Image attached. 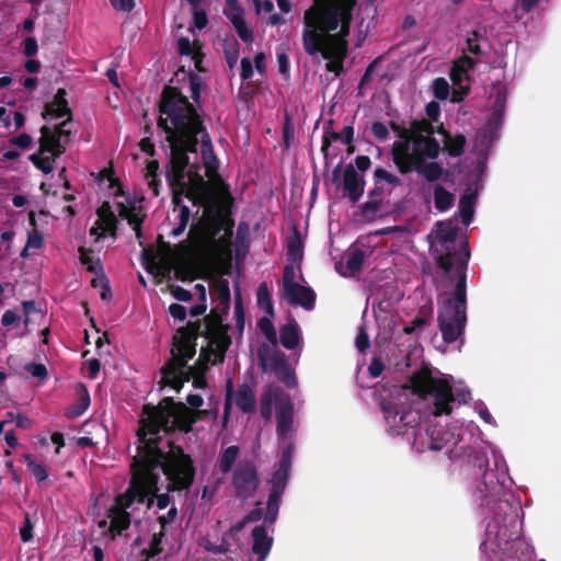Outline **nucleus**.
<instances>
[{
	"label": "nucleus",
	"mask_w": 561,
	"mask_h": 561,
	"mask_svg": "<svg viewBox=\"0 0 561 561\" xmlns=\"http://www.w3.org/2000/svg\"><path fill=\"white\" fill-rule=\"evenodd\" d=\"M158 125L170 151L167 179L175 193L185 194L202 209L190 231L187 247L161 245L157 253L144 250V265L159 282L183 279L181 264L188 254L221 271L232 260L233 224L226 214L228 187L217 174L218 160L208 134L193 105L175 88L165 87Z\"/></svg>",
	"instance_id": "f257e3e1"
},
{
	"label": "nucleus",
	"mask_w": 561,
	"mask_h": 561,
	"mask_svg": "<svg viewBox=\"0 0 561 561\" xmlns=\"http://www.w3.org/2000/svg\"><path fill=\"white\" fill-rule=\"evenodd\" d=\"M471 392L462 380L423 366L409 387H393L380 407L388 435L405 440L416 451L444 450L450 460L482 469L488 465L485 444L473 421L456 420L447 428L435 423L455 403L465 404Z\"/></svg>",
	"instance_id": "f03ea898"
},
{
	"label": "nucleus",
	"mask_w": 561,
	"mask_h": 561,
	"mask_svg": "<svg viewBox=\"0 0 561 561\" xmlns=\"http://www.w3.org/2000/svg\"><path fill=\"white\" fill-rule=\"evenodd\" d=\"M197 414L182 403L163 399L158 407L145 405L137 432V455L130 465L131 480L127 490L115 499L99 527L112 538L123 535L131 523H139L142 515L156 503L157 510L171 504L169 494L156 495L161 474L173 489H187L194 478L192 460L182 449L174 447L163 435L172 430L188 432Z\"/></svg>",
	"instance_id": "7ed1b4c3"
},
{
	"label": "nucleus",
	"mask_w": 561,
	"mask_h": 561,
	"mask_svg": "<svg viewBox=\"0 0 561 561\" xmlns=\"http://www.w3.org/2000/svg\"><path fill=\"white\" fill-rule=\"evenodd\" d=\"M488 445L493 465L483 472L473 491L485 519L481 553L484 561H534L535 549L522 536V526L517 522L522 507L513 492L514 480L508 465L497 447Z\"/></svg>",
	"instance_id": "20e7f679"
},
{
	"label": "nucleus",
	"mask_w": 561,
	"mask_h": 561,
	"mask_svg": "<svg viewBox=\"0 0 561 561\" xmlns=\"http://www.w3.org/2000/svg\"><path fill=\"white\" fill-rule=\"evenodd\" d=\"M457 225L454 220L437 222L430 234L431 250L444 273L455 280L450 295L440 297L439 329L446 342H455L466 324V271L470 257L468 242L456 241Z\"/></svg>",
	"instance_id": "39448f33"
},
{
	"label": "nucleus",
	"mask_w": 561,
	"mask_h": 561,
	"mask_svg": "<svg viewBox=\"0 0 561 561\" xmlns=\"http://www.w3.org/2000/svg\"><path fill=\"white\" fill-rule=\"evenodd\" d=\"M356 0H316L304 13L302 44L310 56L321 54L327 69L340 75L347 53L352 11Z\"/></svg>",
	"instance_id": "423d86ee"
},
{
	"label": "nucleus",
	"mask_w": 561,
	"mask_h": 561,
	"mask_svg": "<svg viewBox=\"0 0 561 561\" xmlns=\"http://www.w3.org/2000/svg\"><path fill=\"white\" fill-rule=\"evenodd\" d=\"M434 133L426 121H413L409 127L398 129L391 154L400 173L415 172L428 182L443 176V164L436 161L442 148Z\"/></svg>",
	"instance_id": "0eeeda50"
},
{
	"label": "nucleus",
	"mask_w": 561,
	"mask_h": 561,
	"mask_svg": "<svg viewBox=\"0 0 561 561\" xmlns=\"http://www.w3.org/2000/svg\"><path fill=\"white\" fill-rule=\"evenodd\" d=\"M197 334L194 330L179 329L173 336V346L171 348L172 358L161 368L160 380L161 389L171 388L179 391L183 383L193 376V386L195 389H204L206 379L203 374L208 365H215L222 362L225 350L219 347L214 351L202 350L197 365L198 367H187L186 364L196 353Z\"/></svg>",
	"instance_id": "6e6552de"
},
{
	"label": "nucleus",
	"mask_w": 561,
	"mask_h": 561,
	"mask_svg": "<svg viewBox=\"0 0 561 561\" xmlns=\"http://www.w3.org/2000/svg\"><path fill=\"white\" fill-rule=\"evenodd\" d=\"M107 182L112 201L104 202L98 209V219L91 227L90 234L96 240L106 233L114 234L118 216L127 220L140 239V222L145 217L142 199L125 193L112 176L107 178Z\"/></svg>",
	"instance_id": "1a4fd4ad"
},
{
	"label": "nucleus",
	"mask_w": 561,
	"mask_h": 561,
	"mask_svg": "<svg viewBox=\"0 0 561 561\" xmlns=\"http://www.w3.org/2000/svg\"><path fill=\"white\" fill-rule=\"evenodd\" d=\"M273 407L276 412V434L280 453L294 454L297 427L293 402L278 387L270 386L261 399L263 417L271 419Z\"/></svg>",
	"instance_id": "9d476101"
},
{
	"label": "nucleus",
	"mask_w": 561,
	"mask_h": 561,
	"mask_svg": "<svg viewBox=\"0 0 561 561\" xmlns=\"http://www.w3.org/2000/svg\"><path fill=\"white\" fill-rule=\"evenodd\" d=\"M506 98L507 91L503 83L497 82L491 87L488 100L489 114L486 116V123L477 134L476 148L480 151H484L500 138Z\"/></svg>",
	"instance_id": "9b49d317"
},
{
	"label": "nucleus",
	"mask_w": 561,
	"mask_h": 561,
	"mask_svg": "<svg viewBox=\"0 0 561 561\" xmlns=\"http://www.w3.org/2000/svg\"><path fill=\"white\" fill-rule=\"evenodd\" d=\"M302 275L300 266L287 264L283 275L284 298L290 305L301 306L310 310L314 306V291L300 283Z\"/></svg>",
	"instance_id": "f8f14e48"
},
{
	"label": "nucleus",
	"mask_w": 561,
	"mask_h": 561,
	"mask_svg": "<svg viewBox=\"0 0 561 561\" xmlns=\"http://www.w3.org/2000/svg\"><path fill=\"white\" fill-rule=\"evenodd\" d=\"M66 125L67 122L60 123L56 131H51L47 127L42 128L39 150L31 154L30 160L44 173H49L54 170L55 159L62 152L60 135L66 133Z\"/></svg>",
	"instance_id": "ddd939ff"
},
{
	"label": "nucleus",
	"mask_w": 561,
	"mask_h": 561,
	"mask_svg": "<svg viewBox=\"0 0 561 561\" xmlns=\"http://www.w3.org/2000/svg\"><path fill=\"white\" fill-rule=\"evenodd\" d=\"M294 454L282 453L280 460L270 481L271 490L267 500L265 523L273 524L278 515L282 495L287 485Z\"/></svg>",
	"instance_id": "4468645a"
},
{
	"label": "nucleus",
	"mask_w": 561,
	"mask_h": 561,
	"mask_svg": "<svg viewBox=\"0 0 561 561\" xmlns=\"http://www.w3.org/2000/svg\"><path fill=\"white\" fill-rule=\"evenodd\" d=\"M233 407L243 413H250L255 409V396L252 388L248 385H241L237 391H233L232 380H228L224 411L225 423L227 422Z\"/></svg>",
	"instance_id": "2eb2a0df"
},
{
	"label": "nucleus",
	"mask_w": 561,
	"mask_h": 561,
	"mask_svg": "<svg viewBox=\"0 0 561 561\" xmlns=\"http://www.w3.org/2000/svg\"><path fill=\"white\" fill-rule=\"evenodd\" d=\"M170 291L172 297L179 301L194 302L190 308V314L192 317H198L206 312L207 288L204 284H195L190 289L181 286H171Z\"/></svg>",
	"instance_id": "dca6fc26"
},
{
	"label": "nucleus",
	"mask_w": 561,
	"mask_h": 561,
	"mask_svg": "<svg viewBox=\"0 0 561 561\" xmlns=\"http://www.w3.org/2000/svg\"><path fill=\"white\" fill-rule=\"evenodd\" d=\"M232 484L237 494L243 499H247L254 493L257 488L259 480L253 462L241 461L238 463L233 472Z\"/></svg>",
	"instance_id": "f3484780"
},
{
	"label": "nucleus",
	"mask_w": 561,
	"mask_h": 561,
	"mask_svg": "<svg viewBox=\"0 0 561 561\" xmlns=\"http://www.w3.org/2000/svg\"><path fill=\"white\" fill-rule=\"evenodd\" d=\"M178 49L182 58H185L188 62L187 73L191 79L190 88L192 90V95L196 100L197 91L196 85L193 78L194 70L203 71L202 61L203 54L201 51L202 47L198 42H191L187 37H180L178 39Z\"/></svg>",
	"instance_id": "a211bd4d"
},
{
	"label": "nucleus",
	"mask_w": 561,
	"mask_h": 561,
	"mask_svg": "<svg viewBox=\"0 0 561 561\" xmlns=\"http://www.w3.org/2000/svg\"><path fill=\"white\" fill-rule=\"evenodd\" d=\"M224 14L230 21L242 42L247 44L253 42V31L247 24L244 19V10L238 0H225Z\"/></svg>",
	"instance_id": "6ab92c4d"
},
{
	"label": "nucleus",
	"mask_w": 561,
	"mask_h": 561,
	"mask_svg": "<svg viewBox=\"0 0 561 561\" xmlns=\"http://www.w3.org/2000/svg\"><path fill=\"white\" fill-rule=\"evenodd\" d=\"M368 254L369 250L363 249L360 243L353 244L345 256L336 263L337 272L345 277L355 276L360 271Z\"/></svg>",
	"instance_id": "aec40b11"
},
{
	"label": "nucleus",
	"mask_w": 561,
	"mask_h": 561,
	"mask_svg": "<svg viewBox=\"0 0 561 561\" xmlns=\"http://www.w3.org/2000/svg\"><path fill=\"white\" fill-rule=\"evenodd\" d=\"M260 358L264 365H270L276 376L287 386H296V377L293 367L287 363L286 356L282 352H275L271 358H267L263 352H260Z\"/></svg>",
	"instance_id": "412c9836"
},
{
	"label": "nucleus",
	"mask_w": 561,
	"mask_h": 561,
	"mask_svg": "<svg viewBox=\"0 0 561 561\" xmlns=\"http://www.w3.org/2000/svg\"><path fill=\"white\" fill-rule=\"evenodd\" d=\"M280 344L287 350H297L296 362L300 356L302 348V333L296 320L290 319L288 323L284 324L279 330Z\"/></svg>",
	"instance_id": "4be33fe9"
},
{
	"label": "nucleus",
	"mask_w": 561,
	"mask_h": 561,
	"mask_svg": "<svg viewBox=\"0 0 561 561\" xmlns=\"http://www.w3.org/2000/svg\"><path fill=\"white\" fill-rule=\"evenodd\" d=\"M343 187L351 201H358L364 194V174L359 173L353 165H347L343 174Z\"/></svg>",
	"instance_id": "5701e85b"
},
{
	"label": "nucleus",
	"mask_w": 561,
	"mask_h": 561,
	"mask_svg": "<svg viewBox=\"0 0 561 561\" xmlns=\"http://www.w3.org/2000/svg\"><path fill=\"white\" fill-rule=\"evenodd\" d=\"M273 546V537L265 525L255 526L252 530V552L257 557L256 561H265Z\"/></svg>",
	"instance_id": "b1692460"
},
{
	"label": "nucleus",
	"mask_w": 561,
	"mask_h": 561,
	"mask_svg": "<svg viewBox=\"0 0 561 561\" xmlns=\"http://www.w3.org/2000/svg\"><path fill=\"white\" fill-rule=\"evenodd\" d=\"M376 15V9L374 3L370 2L359 10L358 18L360 21L358 22L357 31H356V46H360L365 41Z\"/></svg>",
	"instance_id": "393cba45"
},
{
	"label": "nucleus",
	"mask_w": 561,
	"mask_h": 561,
	"mask_svg": "<svg viewBox=\"0 0 561 561\" xmlns=\"http://www.w3.org/2000/svg\"><path fill=\"white\" fill-rule=\"evenodd\" d=\"M65 91L58 90L51 103L47 104L44 112V117L48 119L64 118L69 115L68 103L65 99Z\"/></svg>",
	"instance_id": "a878e982"
},
{
	"label": "nucleus",
	"mask_w": 561,
	"mask_h": 561,
	"mask_svg": "<svg viewBox=\"0 0 561 561\" xmlns=\"http://www.w3.org/2000/svg\"><path fill=\"white\" fill-rule=\"evenodd\" d=\"M376 188L371 192V195H378L380 190L387 186L389 190L400 184V179L382 168H377L374 172Z\"/></svg>",
	"instance_id": "bb28decb"
},
{
	"label": "nucleus",
	"mask_w": 561,
	"mask_h": 561,
	"mask_svg": "<svg viewBox=\"0 0 561 561\" xmlns=\"http://www.w3.org/2000/svg\"><path fill=\"white\" fill-rule=\"evenodd\" d=\"M437 131L443 136L445 148L450 156L457 157L462 153L466 144V139L462 135L451 136L445 130L443 125L438 127Z\"/></svg>",
	"instance_id": "cd10ccee"
},
{
	"label": "nucleus",
	"mask_w": 561,
	"mask_h": 561,
	"mask_svg": "<svg viewBox=\"0 0 561 561\" xmlns=\"http://www.w3.org/2000/svg\"><path fill=\"white\" fill-rule=\"evenodd\" d=\"M450 79L455 85L453 101L459 102L469 91V85L467 84L469 73H462L460 69L458 70L453 67L450 71Z\"/></svg>",
	"instance_id": "c85d7f7f"
},
{
	"label": "nucleus",
	"mask_w": 561,
	"mask_h": 561,
	"mask_svg": "<svg viewBox=\"0 0 561 561\" xmlns=\"http://www.w3.org/2000/svg\"><path fill=\"white\" fill-rule=\"evenodd\" d=\"M476 201V193H466L459 201L458 211L465 226H468L473 218Z\"/></svg>",
	"instance_id": "c756f323"
},
{
	"label": "nucleus",
	"mask_w": 561,
	"mask_h": 561,
	"mask_svg": "<svg viewBox=\"0 0 561 561\" xmlns=\"http://www.w3.org/2000/svg\"><path fill=\"white\" fill-rule=\"evenodd\" d=\"M244 528V523L237 522L227 531L224 533L220 545L222 552L227 553L233 546H238L240 542L239 534Z\"/></svg>",
	"instance_id": "7c9ffc66"
},
{
	"label": "nucleus",
	"mask_w": 561,
	"mask_h": 561,
	"mask_svg": "<svg viewBox=\"0 0 561 561\" xmlns=\"http://www.w3.org/2000/svg\"><path fill=\"white\" fill-rule=\"evenodd\" d=\"M255 11L257 14H270L267 23L272 26H276L285 23V20L279 14H272L274 11V3L271 0H253Z\"/></svg>",
	"instance_id": "2f4dec72"
},
{
	"label": "nucleus",
	"mask_w": 561,
	"mask_h": 561,
	"mask_svg": "<svg viewBox=\"0 0 561 561\" xmlns=\"http://www.w3.org/2000/svg\"><path fill=\"white\" fill-rule=\"evenodd\" d=\"M158 170L159 163L156 160H150L146 165V180L149 188L152 191L154 196L159 195V186L161 185V181L158 179Z\"/></svg>",
	"instance_id": "473e14b6"
},
{
	"label": "nucleus",
	"mask_w": 561,
	"mask_h": 561,
	"mask_svg": "<svg viewBox=\"0 0 561 561\" xmlns=\"http://www.w3.org/2000/svg\"><path fill=\"white\" fill-rule=\"evenodd\" d=\"M287 255L291 261L290 264L298 265L302 259V241L298 234H294L287 242Z\"/></svg>",
	"instance_id": "72a5a7b5"
},
{
	"label": "nucleus",
	"mask_w": 561,
	"mask_h": 561,
	"mask_svg": "<svg viewBox=\"0 0 561 561\" xmlns=\"http://www.w3.org/2000/svg\"><path fill=\"white\" fill-rule=\"evenodd\" d=\"M23 462L25 463L28 472L36 479L37 482H43L48 478L46 468L38 463L32 455H25L23 457Z\"/></svg>",
	"instance_id": "f704fd0d"
},
{
	"label": "nucleus",
	"mask_w": 561,
	"mask_h": 561,
	"mask_svg": "<svg viewBox=\"0 0 561 561\" xmlns=\"http://www.w3.org/2000/svg\"><path fill=\"white\" fill-rule=\"evenodd\" d=\"M239 455L238 446H229L226 448L219 458V469L222 473H228Z\"/></svg>",
	"instance_id": "c9c22d12"
},
{
	"label": "nucleus",
	"mask_w": 561,
	"mask_h": 561,
	"mask_svg": "<svg viewBox=\"0 0 561 561\" xmlns=\"http://www.w3.org/2000/svg\"><path fill=\"white\" fill-rule=\"evenodd\" d=\"M434 202L438 210L445 211L449 209L454 203V196L442 186H437L434 191Z\"/></svg>",
	"instance_id": "e433bc0d"
},
{
	"label": "nucleus",
	"mask_w": 561,
	"mask_h": 561,
	"mask_svg": "<svg viewBox=\"0 0 561 561\" xmlns=\"http://www.w3.org/2000/svg\"><path fill=\"white\" fill-rule=\"evenodd\" d=\"M483 44H485V41L482 34L479 31H473L467 37V46L465 50L474 55H480L483 51Z\"/></svg>",
	"instance_id": "4c0bfd02"
},
{
	"label": "nucleus",
	"mask_w": 561,
	"mask_h": 561,
	"mask_svg": "<svg viewBox=\"0 0 561 561\" xmlns=\"http://www.w3.org/2000/svg\"><path fill=\"white\" fill-rule=\"evenodd\" d=\"M472 409L484 423L493 427L497 426L495 419L492 416V414L489 411V408L482 400L473 401Z\"/></svg>",
	"instance_id": "58836bf2"
},
{
	"label": "nucleus",
	"mask_w": 561,
	"mask_h": 561,
	"mask_svg": "<svg viewBox=\"0 0 561 561\" xmlns=\"http://www.w3.org/2000/svg\"><path fill=\"white\" fill-rule=\"evenodd\" d=\"M354 129L352 126H344L340 133H327L325 141L334 140L343 145H350L353 141Z\"/></svg>",
	"instance_id": "ea45409f"
},
{
	"label": "nucleus",
	"mask_w": 561,
	"mask_h": 561,
	"mask_svg": "<svg viewBox=\"0 0 561 561\" xmlns=\"http://www.w3.org/2000/svg\"><path fill=\"white\" fill-rule=\"evenodd\" d=\"M79 253L81 263L85 265L90 272L98 273L101 271L100 261L93 257L92 252L83 248H80Z\"/></svg>",
	"instance_id": "a19ab883"
},
{
	"label": "nucleus",
	"mask_w": 561,
	"mask_h": 561,
	"mask_svg": "<svg viewBox=\"0 0 561 561\" xmlns=\"http://www.w3.org/2000/svg\"><path fill=\"white\" fill-rule=\"evenodd\" d=\"M190 217H191V211H190L188 207H186V206L179 207V214H178L179 224L175 228L172 229V234L174 237H179L184 232V230L186 229L187 224L190 221Z\"/></svg>",
	"instance_id": "79ce46f5"
},
{
	"label": "nucleus",
	"mask_w": 561,
	"mask_h": 561,
	"mask_svg": "<svg viewBox=\"0 0 561 561\" xmlns=\"http://www.w3.org/2000/svg\"><path fill=\"white\" fill-rule=\"evenodd\" d=\"M545 1L546 0H518L514 9L515 18L517 20L522 19L524 13L533 11Z\"/></svg>",
	"instance_id": "37998d69"
},
{
	"label": "nucleus",
	"mask_w": 561,
	"mask_h": 561,
	"mask_svg": "<svg viewBox=\"0 0 561 561\" xmlns=\"http://www.w3.org/2000/svg\"><path fill=\"white\" fill-rule=\"evenodd\" d=\"M432 89L434 95L439 100H446L450 92L449 83L444 78H436L433 81Z\"/></svg>",
	"instance_id": "c03bdc74"
},
{
	"label": "nucleus",
	"mask_w": 561,
	"mask_h": 561,
	"mask_svg": "<svg viewBox=\"0 0 561 561\" xmlns=\"http://www.w3.org/2000/svg\"><path fill=\"white\" fill-rule=\"evenodd\" d=\"M259 329L265 335V337L273 344H276V332L272 320L267 317H263L259 321Z\"/></svg>",
	"instance_id": "a18cd8bd"
},
{
	"label": "nucleus",
	"mask_w": 561,
	"mask_h": 561,
	"mask_svg": "<svg viewBox=\"0 0 561 561\" xmlns=\"http://www.w3.org/2000/svg\"><path fill=\"white\" fill-rule=\"evenodd\" d=\"M198 545L205 551L214 554H222V548L220 542H213L209 536H203L198 539Z\"/></svg>",
	"instance_id": "49530a36"
},
{
	"label": "nucleus",
	"mask_w": 561,
	"mask_h": 561,
	"mask_svg": "<svg viewBox=\"0 0 561 561\" xmlns=\"http://www.w3.org/2000/svg\"><path fill=\"white\" fill-rule=\"evenodd\" d=\"M178 517V508L175 505H172L169 507L167 514L160 515L158 517L159 524L161 525V528L164 529L168 525H171L174 523V520ZM160 535H163V530L160 531Z\"/></svg>",
	"instance_id": "de8ad7c7"
},
{
	"label": "nucleus",
	"mask_w": 561,
	"mask_h": 561,
	"mask_svg": "<svg viewBox=\"0 0 561 561\" xmlns=\"http://www.w3.org/2000/svg\"><path fill=\"white\" fill-rule=\"evenodd\" d=\"M25 370L33 377L45 379L47 377V369L43 364L30 363L25 365Z\"/></svg>",
	"instance_id": "09e8293b"
},
{
	"label": "nucleus",
	"mask_w": 561,
	"mask_h": 561,
	"mask_svg": "<svg viewBox=\"0 0 561 561\" xmlns=\"http://www.w3.org/2000/svg\"><path fill=\"white\" fill-rule=\"evenodd\" d=\"M20 321V314L16 310H7L1 318V324L11 328Z\"/></svg>",
	"instance_id": "8fccbe9b"
},
{
	"label": "nucleus",
	"mask_w": 561,
	"mask_h": 561,
	"mask_svg": "<svg viewBox=\"0 0 561 561\" xmlns=\"http://www.w3.org/2000/svg\"><path fill=\"white\" fill-rule=\"evenodd\" d=\"M22 47H23V53L26 57L35 56L38 50L37 42L32 36H28L24 39Z\"/></svg>",
	"instance_id": "3c124183"
},
{
	"label": "nucleus",
	"mask_w": 561,
	"mask_h": 561,
	"mask_svg": "<svg viewBox=\"0 0 561 561\" xmlns=\"http://www.w3.org/2000/svg\"><path fill=\"white\" fill-rule=\"evenodd\" d=\"M356 347L358 351L364 352L369 346V337L364 327L358 328L356 336Z\"/></svg>",
	"instance_id": "603ef678"
},
{
	"label": "nucleus",
	"mask_w": 561,
	"mask_h": 561,
	"mask_svg": "<svg viewBox=\"0 0 561 561\" xmlns=\"http://www.w3.org/2000/svg\"><path fill=\"white\" fill-rule=\"evenodd\" d=\"M193 22L194 27L202 30L207 25L208 19L206 12L203 9L193 10Z\"/></svg>",
	"instance_id": "864d4df0"
},
{
	"label": "nucleus",
	"mask_w": 561,
	"mask_h": 561,
	"mask_svg": "<svg viewBox=\"0 0 561 561\" xmlns=\"http://www.w3.org/2000/svg\"><path fill=\"white\" fill-rule=\"evenodd\" d=\"M425 112L430 121L437 123L440 116V106L436 101H431L426 107Z\"/></svg>",
	"instance_id": "5fc2aeb1"
},
{
	"label": "nucleus",
	"mask_w": 561,
	"mask_h": 561,
	"mask_svg": "<svg viewBox=\"0 0 561 561\" xmlns=\"http://www.w3.org/2000/svg\"><path fill=\"white\" fill-rule=\"evenodd\" d=\"M10 144L22 149H27L32 145V137L28 134H21L11 138Z\"/></svg>",
	"instance_id": "6e6d98bb"
},
{
	"label": "nucleus",
	"mask_w": 561,
	"mask_h": 561,
	"mask_svg": "<svg viewBox=\"0 0 561 561\" xmlns=\"http://www.w3.org/2000/svg\"><path fill=\"white\" fill-rule=\"evenodd\" d=\"M371 131L374 136L379 140H386L389 135L387 126L380 122H376L373 124Z\"/></svg>",
	"instance_id": "4d7b16f0"
},
{
	"label": "nucleus",
	"mask_w": 561,
	"mask_h": 561,
	"mask_svg": "<svg viewBox=\"0 0 561 561\" xmlns=\"http://www.w3.org/2000/svg\"><path fill=\"white\" fill-rule=\"evenodd\" d=\"M169 313L174 318L175 320L183 321L186 318V308L179 305V304H172L169 307Z\"/></svg>",
	"instance_id": "13d9d810"
},
{
	"label": "nucleus",
	"mask_w": 561,
	"mask_h": 561,
	"mask_svg": "<svg viewBox=\"0 0 561 561\" xmlns=\"http://www.w3.org/2000/svg\"><path fill=\"white\" fill-rule=\"evenodd\" d=\"M473 64L474 62H473V60L470 57L465 56V57L459 58L458 60H456L454 62L453 67L458 69V70L460 69L462 71V73L463 72L469 73V70L472 69Z\"/></svg>",
	"instance_id": "bf43d9fd"
},
{
	"label": "nucleus",
	"mask_w": 561,
	"mask_h": 561,
	"mask_svg": "<svg viewBox=\"0 0 561 561\" xmlns=\"http://www.w3.org/2000/svg\"><path fill=\"white\" fill-rule=\"evenodd\" d=\"M215 289L218 293V296H219V298L222 301H228L229 300V298H230V289H229V285H228V283L226 280H219L215 285Z\"/></svg>",
	"instance_id": "052dcab7"
},
{
	"label": "nucleus",
	"mask_w": 561,
	"mask_h": 561,
	"mask_svg": "<svg viewBox=\"0 0 561 561\" xmlns=\"http://www.w3.org/2000/svg\"><path fill=\"white\" fill-rule=\"evenodd\" d=\"M26 245L30 249H39L43 245V238L37 231H32L27 236Z\"/></svg>",
	"instance_id": "680f3d73"
},
{
	"label": "nucleus",
	"mask_w": 561,
	"mask_h": 561,
	"mask_svg": "<svg viewBox=\"0 0 561 561\" xmlns=\"http://www.w3.org/2000/svg\"><path fill=\"white\" fill-rule=\"evenodd\" d=\"M253 75V66H252V61L244 57L241 59V78L242 80H248L252 77Z\"/></svg>",
	"instance_id": "e2e57ef3"
},
{
	"label": "nucleus",
	"mask_w": 561,
	"mask_h": 561,
	"mask_svg": "<svg viewBox=\"0 0 561 561\" xmlns=\"http://www.w3.org/2000/svg\"><path fill=\"white\" fill-rule=\"evenodd\" d=\"M257 301H259V304L261 306H263L266 302L267 308H271L267 285L265 283H262L259 286V289H257Z\"/></svg>",
	"instance_id": "0e129e2a"
},
{
	"label": "nucleus",
	"mask_w": 561,
	"mask_h": 561,
	"mask_svg": "<svg viewBox=\"0 0 561 561\" xmlns=\"http://www.w3.org/2000/svg\"><path fill=\"white\" fill-rule=\"evenodd\" d=\"M370 164V159L367 156H357L355 158L356 169L362 174H364V172L369 169Z\"/></svg>",
	"instance_id": "69168bd1"
},
{
	"label": "nucleus",
	"mask_w": 561,
	"mask_h": 561,
	"mask_svg": "<svg viewBox=\"0 0 561 561\" xmlns=\"http://www.w3.org/2000/svg\"><path fill=\"white\" fill-rule=\"evenodd\" d=\"M382 370H383V365L377 358L373 359V362L368 366V373H369L370 377H373V378L379 377L381 375Z\"/></svg>",
	"instance_id": "338daca9"
},
{
	"label": "nucleus",
	"mask_w": 561,
	"mask_h": 561,
	"mask_svg": "<svg viewBox=\"0 0 561 561\" xmlns=\"http://www.w3.org/2000/svg\"><path fill=\"white\" fill-rule=\"evenodd\" d=\"M32 530H33V525L31 524L30 518L26 517L25 523L20 530L22 541L27 542L32 539Z\"/></svg>",
	"instance_id": "774afa93"
}]
</instances>
